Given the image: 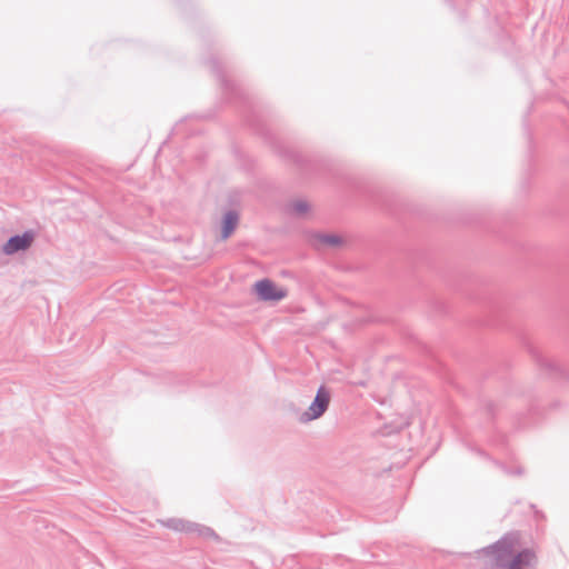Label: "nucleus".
Wrapping results in <instances>:
<instances>
[{
  "label": "nucleus",
  "instance_id": "7ed1b4c3",
  "mask_svg": "<svg viewBox=\"0 0 569 569\" xmlns=\"http://www.w3.org/2000/svg\"><path fill=\"white\" fill-rule=\"evenodd\" d=\"M330 396L325 388H320L313 402L303 415V421H310L319 418L328 408Z\"/></svg>",
  "mask_w": 569,
  "mask_h": 569
},
{
  "label": "nucleus",
  "instance_id": "f257e3e1",
  "mask_svg": "<svg viewBox=\"0 0 569 569\" xmlns=\"http://www.w3.org/2000/svg\"><path fill=\"white\" fill-rule=\"evenodd\" d=\"M492 569H529L535 562V553L530 550L519 551L512 542L503 540L492 550Z\"/></svg>",
  "mask_w": 569,
  "mask_h": 569
},
{
  "label": "nucleus",
  "instance_id": "39448f33",
  "mask_svg": "<svg viewBox=\"0 0 569 569\" xmlns=\"http://www.w3.org/2000/svg\"><path fill=\"white\" fill-rule=\"evenodd\" d=\"M238 223V216L236 212L226 213L222 221V238L227 239L236 229Z\"/></svg>",
  "mask_w": 569,
  "mask_h": 569
},
{
  "label": "nucleus",
  "instance_id": "0eeeda50",
  "mask_svg": "<svg viewBox=\"0 0 569 569\" xmlns=\"http://www.w3.org/2000/svg\"><path fill=\"white\" fill-rule=\"evenodd\" d=\"M320 239L325 244H328V246L335 247V246H339L342 243V239L335 234H326V236H322Z\"/></svg>",
  "mask_w": 569,
  "mask_h": 569
},
{
  "label": "nucleus",
  "instance_id": "20e7f679",
  "mask_svg": "<svg viewBox=\"0 0 569 569\" xmlns=\"http://www.w3.org/2000/svg\"><path fill=\"white\" fill-rule=\"evenodd\" d=\"M33 241V234L26 232L22 236H16L8 240L3 247V251L7 254H12L19 250H24L31 246Z\"/></svg>",
  "mask_w": 569,
  "mask_h": 569
},
{
  "label": "nucleus",
  "instance_id": "423d86ee",
  "mask_svg": "<svg viewBox=\"0 0 569 569\" xmlns=\"http://www.w3.org/2000/svg\"><path fill=\"white\" fill-rule=\"evenodd\" d=\"M292 211L299 216L306 214L310 210V204L306 200H297L291 204Z\"/></svg>",
  "mask_w": 569,
  "mask_h": 569
},
{
  "label": "nucleus",
  "instance_id": "f03ea898",
  "mask_svg": "<svg viewBox=\"0 0 569 569\" xmlns=\"http://www.w3.org/2000/svg\"><path fill=\"white\" fill-rule=\"evenodd\" d=\"M254 292L263 301H280L287 297V289L277 286L269 279H263L254 283Z\"/></svg>",
  "mask_w": 569,
  "mask_h": 569
}]
</instances>
